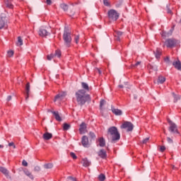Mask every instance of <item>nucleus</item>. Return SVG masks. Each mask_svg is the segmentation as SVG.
Instances as JSON below:
<instances>
[{
  "label": "nucleus",
  "instance_id": "nucleus-1",
  "mask_svg": "<svg viewBox=\"0 0 181 181\" xmlns=\"http://www.w3.org/2000/svg\"><path fill=\"white\" fill-rule=\"evenodd\" d=\"M81 88L82 89H78L75 92V100L80 107H83L86 103H91V95L88 94L91 91V87L88 86V83L81 82Z\"/></svg>",
  "mask_w": 181,
  "mask_h": 181
},
{
  "label": "nucleus",
  "instance_id": "nucleus-2",
  "mask_svg": "<svg viewBox=\"0 0 181 181\" xmlns=\"http://www.w3.org/2000/svg\"><path fill=\"white\" fill-rule=\"evenodd\" d=\"M107 133L112 136V142H115L121 139V134L118 132L117 127H111L108 129Z\"/></svg>",
  "mask_w": 181,
  "mask_h": 181
},
{
  "label": "nucleus",
  "instance_id": "nucleus-3",
  "mask_svg": "<svg viewBox=\"0 0 181 181\" xmlns=\"http://www.w3.org/2000/svg\"><path fill=\"white\" fill-rule=\"evenodd\" d=\"M64 45L66 47H71V33L69 32V30H64L63 33Z\"/></svg>",
  "mask_w": 181,
  "mask_h": 181
},
{
  "label": "nucleus",
  "instance_id": "nucleus-4",
  "mask_svg": "<svg viewBox=\"0 0 181 181\" xmlns=\"http://www.w3.org/2000/svg\"><path fill=\"white\" fill-rule=\"evenodd\" d=\"M107 16H108V19H109V21H110V22H115V21H118V18H119V13H118L117 12V11H115L114 9H111V10L108 11Z\"/></svg>",
  "mask_w": 181,
  "mask_h": 181
},
{
  "label": "nucleus",
  "instance_id": "nucleus-5",
  "mask_svg": "<svg viewBox=\"0 0 181 181\" xmlns=\"http://www.w3.org/2000/svg\"><path fill=\"white\" fill-rule=\"evenodd\" d=\"M168 124H170V127L168 128L169 132H171V134H177V135H180V132H179V129H177V125L175 122L169 120Z\"/></svg>",
  "mask_w": 181,
  "mask_h": 181
},
{
  "label": "nucleus",
  "instance_id": "nucleus-6",
  "mask_svg": "<svg viewBox=\"0 0 181 181\" xmlns=\"http://www.w3.org/2000/svg\"><path fill=\"white\" fill-rule=\"evenodd\" d=\"M121 129H127V132H131L134 130V124L131 122H124L120 126Z\"/></svg>",
  "mask_w": 181,
  "mask_h": 181
},
{
  "label": "nucleus",
  "instance_id": "nucleus-7",
  "mask_svg": "<svg viewBox=\"0 0 181 181\" xmlns=\"http://www.w3.org/2000/svg\"><path fill=\"white\" fill-rule=\"evenodd\" d=\"M165 45L166 47L172 49L175 47L176 45H177V40H176V39H174V38H170L165 40Z\"/></svg>",
  "mask_w": 181,
  "mask_h": 181
},
{
  "label": "nucleus",
  "instance_id": "nucleus-8",
  "mask_svg": "<svg viewBox=\"0 0 181 181\" xmlns=\"http://www.w3.org/2000/svg\"><path fill=\"white\" fill-rule=\"evenodd\" d=\"M66 95V92H62L61 93L56 95L54 99V103H56V101H59V103L63 101Z\"/></svg>",
  "mask_w": 181,
  "mask_h": 181
},
{
  "label": "nucleus",
  "instance_id": "nucleus-9",
  "mask_svg": "<svg viewBox=\"0 0 181 181\" xmlns=\"http://www.w3.org/2000/svg\"><path fill=\"white\" fill-rule=\"evenodd\" d=\"M25 100L26 101H28L30 95V83L29 82H28L25 85Z\"/></svg>",
  "mask_w": 181,
  "mask_h": 181
},
{
  "label": "nucleus",
  "instance_id": "nucleus-10",
  "mask_svg": "<svg viewBox=\"0 0 181 181\" xmlns=\"http://www.w3.org/2000/svg\"><path fill=\"white\" fill-rule=\"evenodd\" d=\"M81 144L83 148H88V146H90V142L88 141V137H87V136H82Z\"/></svg>",
  "mask_w": 181,
  "mask_h": 181
},
{
  "label": "nucleus",
  "instance_id": "nucleus-11",
  "mask_svg": "<svg viewBox=\"0 0 181 181\" xmlns=\"http://www.w3.org/2000/svg\"><path fill=\"white\" fill-rule=\"evenodd\" d=\"M38 35L41 36V37H46V36L50 35V33L47 32V30L41 28L38 31Z\"/></svg>",
  "mask_w": 181,
  "mask_h": 181
},
{
  "label": "nucleus",
  "instance_id": "nucleus-12",
  "mask_svg": "<svg viewBox=\"0 0 181 181\" xmlns=\"http://www.w3.org/2000/svg\"><path fill=\"white\" fill-rule=\"evenodd\" d=\"M8 21L6 20V17L4 16H0V29H4L5 25H6Z\"/></svg>",
  "mask_w": 181,
  "mask_h": 181
},
{
  "label": "nucleus",
  "instance_id": "nucleus-13",
  "mask_svg": "<svg viewBox=\"0 0 181 181\" xmlns=\"http://www.w3.org/2000/svg\"><path fill=\"white\" fill-rule=\"evenodd\" d=\"M98 156L101 158V159H107V151H105L104 148L100 149L98 152Z\"/></svg>",
  "mask_w": 181,
  "mask_h": 181
},
{
  "label": "nucleus",
  "instance_id": "nucleus-14",
  "mask_svg": "<svg viewBox=\"0 0 181 181\" xmlns=\"http://www.w3.org/2000/svg\"><path fill=\"white\" fill-rule=\"evenodd\" d=\"M111 111L112 114H114L116 116H121L122 115V110L119 109L115 108L114 106H111Z\"/></svg>",
  "mask_w": 181,
  "mask_h": 181
},
{
  "label": "nucleus",
  "instance_id": "nucleus-15",
  "mask_svg": "<svg viewBox=\"0 0 181 181\" xmlns=\"http://www.w3.org/2000/svg\"><path fill=\"white\" fill-rule=\"evenodd\" d=\"M79 132L80 134H86L87 132V124L85 122H82L80 124Z\"/></svg>",
  "mask_w": 181,
  "mask_h": 181
},
{
  "label": "nucleus",
  "instance_id": "nucleus-16",
  "mask_svg": "<svg viewBox=\"0 0 181 181\" xmlns=\"http://www.w3.org/2000/svg\"><path fill=\"white\" fill-rule=\"evenodd\" d=\"M173 66H174L175 69L181 71V62L180 60L174 61Z\"/></svg>",
  "mask_w": 181,
  "mask_h": 181
},
{
  "label": "nucleus",
  "instance_id": "nucleus-17",
  "mask_svg": "<svg viewBox=\"0 0 181 181\" xmlns=\"http://www.w3.org/2000/svg\"><path fill=\"white\" fill-rule=\"evenodd\" d=\"M0 172H1V173H3V175H5L6 177H9V171L6 168L0 166Z\"/></svg>",
  "mask_w": 181,
  "mask_h": 181
},
{
  "label": "nucleus",
  "instance_id": "nucleus-18",
  "mask_svg": "<svg viewBox=\"0 0 181 181\" xmlns=\"http://www.w3.org/2000/svg\"><path fill=\"white\" fill-rule=\"evenodd\" d=\"M52 113L53 114L57 121H58L59 122H62V117H60V115H59V112L52 111Z\"/></svg>",
  "mask_w": 181,
  "mask_h": 181
},
{
  "label": "nucleus",
  "instance_id": "nucleus-19",
  "mask_svg": "<svg viewBox=\"0 0 181 181\" xmlns=\"http://www.w3.org/2000/svg\"><path fill=\"white\" fill-rule=\"evenodd\" d=\"M43 139L45 141H49V139H52L53 138V134L52 133L46 132L43 134Z\"/></svg>",
  "mask_w": 181,
  "mask_h": 181
},
{
  "label": "nucleus",
  "instance_id": "nucleus-20",
  "mask_svg": "<svg viewBox=\"0 0 181 181\" xmlns=\"http://www.w3.org/2000/svg\"><path fill=\"white\" fill-rule=\"evenodd\" d=\"M6 8L9 9H13V4H12V0H5L4 1Z\"/></svg>",
  "mask_w": 181,
  "mask_h": 181
},
{
  "label": "nucleus",
  "instance_id": "nucleus-21",
  "mask_svg": "<svg viewBox=\"0 0 181 181\" xmlns=\"http://www.w3.org/2000/svg\"><path fill=\"white\" fill-rule=\"evenodd\" d=\"M82 164H83V166H84V168H88V166L91 165V162H90L87 158H83Z\"/></svg>",
  "mask_w": 181,
  "mask_h": 181
},
{
  "label": "nucleus",
  "instance_id": "nucleus-22",
  "mask_svg": "<svg viewBox=\"0 0 181 181\" xmlns=\"http://www.w3.org/2000/svg\"><path fill=\"white\" fill-rule=\"evenodd\" d=\"M153 53L156 59H160V55L162 54L160 49L157 48L156 51L153 52Z\"/></svg>",
  "mask_w": 181,
  "mask_h": 181
},
{
  "label": "nucleus",
  "instance_id": "nucleus-23",
  "mask_svg": "<svg viewBox=\"0 0 181 181\" xmlns=\"http://www.w3.org/2000/svg\"><path fill=\"white\" fill-rule=\"evenodd\" d=\"M172 95L174 98L173 103H177V101H179V100H180V95H176V93H175V92L172 93Z\"/></svg>",
  "mask_w": 181,
  "mask_h": 181
},
{
  "label": "nucleus",
  "instance_id": "nucleus-24",
  "mask_svg": "<svg viewBox=\"0 0 181 181\" xmlns=\"http://www.w3.org/2000/svg\"><path fill=\"white\" fill-rule=\"evenodd\" d=\"M99 146H100L101 148H104V146H105V140L104 139V138L101 137L99 139Z\"/></svg>",
  "mask_w": 181,
  "mask_h": 181
},
{
  "label": "nucleus",
  "instance_id": "nucleus-25",
  "mask_svg": "<svg viewBox=\"0 0 181 181\" xmlns=\"http://www.w3.org/2000/svg\"><path fill=\"white\" fill-rule=\"evenodd\" d=\"M123 33L121 31H116V40H117L118 42H119V40H121V36L122 35Z\"/></svg>",
  "mask_w": 181,
  "mask_h": 181
},
{
  "label": "nucleus",
  "instance_id": "nucleus-26",
  "mask_svg": "<svg viewBox=\"0 0 181 181\" xmlns=\"http://www.w3.org/2000/svg\"><path fill=\"white\" fill-rule=\"evenodd\" d=\"M166 81V78L165 76H160L158 78V83L160 84H163V83Z\"/></svg>",
  "mask_w": 181,
  "mask_h": 181
},
{
  "label": "nucleus",
  "instance_id": "nucleus-27",
  "mask_svg": "<svg viewBox=\"0 0 181 181\" xmlns=\"http://www.w3.org/2000/svg\"><path fill=\"white\" fill-rule=\"evenodd\" d=\"M24 173L25 175H26V176H28V177H30V179L33 180V175H32V173L29 171V170H24Z\"/></svg>",
  "mask_w": 181,
  "mask_h": 181
},
{
  "label": "nucleus",
  "instance_id": "nucleus-28",
  "mask_svg": "<svg viewBox=\"0 0 181 181\" xmlns=\"http://www.w3.org/2000/svg\"><path fill=\"white\" fill-rule=\"evenodd\" d=\"M60 8L62 9H63V11H64V12H66V11H69V6L66 4H62L60 5Z\"/></svg>",
  "mask_w": 181,
  "mask_h": 181
},
{
  "label": "nucleus",
  "instance_id": "nucleus-29",
  "mask_svg": "<svg viewBox=\"0 0 181 181\" xmlns=\"http://www.w3.org/2000/svg\"><path fill=\"white\" fill-rule=\"evenodd\" d=\"M54 57H62V51L61 50H56L55 53L54 54Z\"/></svg>",
  "mask_w": 181,
  "mask_h": 181
},
{
  "label": "nucleus",
  "instance_id": "nucleus-30",
  "mask_svg": "<svg viewBox=\"0 0 181 181\" xmlns=\"http://www.w3.org/2000/svg\"><path fill=\"white\" fill-rule=\"evenodd\" d=\"M74 40L76 45H78V42L80 40V35H75Z\"/></svg>",
  "mask_w": 181,
  "mask_h": 181
},
{
  "label": "nucleus",
  "instance_id": "nucleus-31",
  "mask_svg": "<svg viewBox=\"0 0 181 181\" xmlns=\"http://www.w3.org/2000/svg\"><path fill=\"white\" fill-rule=\"evenodd\" d=\"M45 169H52L53 168V163H47L44 165Z\"/></svg>",
  "mask_w": 181,
  "mask_h": 181
},
{
  "label": "nucleus",
  "instance_id": "nucleus-32",
  "mask_svg": "<svg viewBox=\"0 0 181 181\" xmlns=\"http://www.w3.org/2000/svg\"><path fill=\"white\" fill-rule=\"evenodd\" d=\"M22 45H23V40H22V37H18L17 46H22Z\"/></svg>",
  "mask_w": 181,
  "mask_h": 181
},
{
  "label": "nucleus",
  "instance_id": "nucleus-33",
  "mask_svg": "<svg viewBox=\"0 0 181 181\" xmlns=\"http://www.w3.org/2000/svg\"><path fill=\"white\" fill-rule=\"evenodd\" d=\"M63 129H64V131H69V129H70V124H69L67 123H64Z\"/></svg>",
  "mask_w": 181,
  "mask_h": 181
},
{
  "label": "nucleus",
  "instance_id": "nucleus-34",
  "mask_svg": "<svg viewBox=\"0 0 181 181\" xmlns=\"http://www.w3.org/2000/svg\"><path fill=\"white\" fill-rule=\"evenodd\" d=\"M98 180H100V181H104V180H105V175H104V174H100L99 176H98Z\"/></svg>",
  "mask_w": 181,
  "mask_h": 181
},
{
  "label": "nucleus",
  "instance_id": "nucleus-35",
  "mask_svg": "<svg viewBox=\"0 0 181 181\" xmlns=\"http://www.w3.org/2000/svg\"><path fill=\"white\" fill-rule=\"evenodd\" d=\"M89 136L91 139H95V134L94 132H89Z\"/></svg>",
  "mask_w": 181,
  "mask_h": 181
},
{
  "label": "nucleus",
  "instance_id": "nucleus-36",
  "mask_svg": "<svg viewBox=\"0 0 181 181\" xmlns=\"http://www.w3.org/2000/svg\"><path fill=\"white\" fill-rule=\"evenodd\" d=\"M105 104V100L104 99H102L100 102V108H103Z\"/></svg>",
  "mask_w": 181,
  "mask_h": 181
},
{
  "label": "nucleus",
  "instance_id": "nucleus-37",
  "mask_svg": "<svg viewBox=\"0 0 181 181\" xmlns=\"http://www.w3.org/2000/svg\"><path fill=\"white\" fill-rule=\"evenodd\" d=\"M103 4L105 6H111V4H110V1H108V0H103Z\"/></svg>",
  "mask_w": 181,
  "mask_h": 181
},
{
  "label": "nucleus",
  "instance_id": "nucleus-38",
  "mask_svg": "<svg viewBox=\"0 0 181 181\" xmlns=\"http://www.w3.org/2000/svg\"><path fill=\"white\" fill-rule=\"evenodd\" d=\"M54 57V54H50L49 55H47V60H52Z\"/></svg>",
  "mask_w": 181,
  "mask_h": 181
},
{
  "label": "nucleus",
  "instance_id": "nucleus-39",
  "mask_svg": "<svg viewBox=\"0 0 181 181\" xmlns=\"http://www.w3.org/2000/svg\"><path fill=\"white\" fill-rule=\"evenodd\" d=\"M166 151V147L165 146H161L160 147V152H164Z\"/></svg>",
  "mask_w": 181,
  "mask_h": 181
},
{
  "label": "nucleus",
  "instance_id": "nucleus-40",
  "mask_svg": "<svg viewBox=\"0 0 181 181\" xmlns=\"http://www.w3.org/2000/svg\"><path fill=\"white\" fill-rule=\"evenodd\" d=\"M7 53H8V57H12V56H13V51L12 50L8 51Z\"/></svg>",
  "mask_w": 181,
  "mask_h": 181
},
{
  "label": "nucleus",
  "instance_id": "nucleus-41",
  "mask_svg": "<svg viewBox=\"0 0 181 181\" xmlns=\"http://www.w3.org/2000/svg\"><path fill=\"white\" fill-rule=\"evenodd\" d=\"M70 156H71L74 159H77V156L74 152L70 153Z\"/></svg>",
  "mask_w": 181,
  "mask_h": 181
},
{
  "label": "nucleus",
  "instance_id": "nucleus-42",
  "mask_svg": "<svg viewBox=\"0 0 181 181\" xmlns=\"http://www.w3.org/2000/svg\"><path fill=\"white\" fill-rule=\"evenodd\" d=\"M35 172H40V167L39 165H37L34 168Z\"/></svg>",
  "mask_w": 181,
  "mask_h": 181
},
{
  "label": "nucleus",
  "instance_id": "nucleus-43",
  "mask_svg": "<svg viewBox=\"0 0 181 181\" xmlns=\"http://www.w3.org/2000/svg\"><path fill=\"white\" fill-rule=\"evenodd\" d=\"M148 141H149V137H146L142 141V144H148Z\"/></svg>",
  "mask_w": 181,
  "mask_h": 181
},
{
  "label": "nucleus",
  "instance_id": "nucleus-44",
  "mask_svg": "<svg viewBox=\"0 0 181 181\" xmlns=\"http://www.w3.org/2000/svg\"><path fill=\"white\" fill-rule=\"evenodd\" d=\"M164 62H165V63L169 64V63L170 62V59L169 58V57H165V58L164 59Z\"/></svg>",
  "mask_w": 181,
  "mask_h": 181
},
{
  "label": "nucleus",
  "instance_id": "nucleus-45",
  "mask_svg": "<svg viewBox=\"0 0 181 181\" xmlns=\"http://www.w3.org/2000/svg\"><path fill=\"white\" fill-rule=\"evenodd\" d=\"M167 141L168 144H173V140L170 137H167Z\"/></svg>",
  "mask_w": 181,
  "mask_h": 181
},
{
  "label": "nucleus",
  "instance_id": "nucleus-46",
  "mask_svg": "<svg viewBox=\"0 0 181 181\" xmlns=\"http://www.w3.org/2000/svg\"><path fill=\"white\" fill-rule=\"evenodd\" d=\"M22 165H23V166H28V161L23 160L22 161Z\"/></svg>",
  "mask_w": 181,
  "mask_h": 181
},
{
  "label": "nucleus",
  "instance_id": "nucleus-47",
  "mask_svg": "<svg viewBox=\"0 0 181 181\" xmlns=\"http://www.w3.org/2000/svg\"><path fill=\"white\" fill-rule=\"evenodd\" d=\"M76 12L74 11H71L69 13V16H74V13H75Z\"/></svg>",
  "mask_w": 181,
  "mask_h": 181
},
{
  "label": "nucleus",
  "instance_id": "nucleus-48",
  "mask_svg": "<svg viewBox=\"0 0 181 181\" xmlns=\"http://www.w3.org/2000/svg\"><path fill=\"white\" fill-rule=\"evenodd\" d=\"M8 146H13V148H16V146H15V144L13 142H11L8 144Z\"/></svg>",
  "mask_w": 181,
  "mask_h": 181
},
{
  "label": "nucleus",
  "instance_id": "nucleus-49",
  "mask_svg": "<svg viewBox=\"0 0 181 181\" xmlns=\"http://www.w3.org/2000/svg\"><path fill=\"white\" fill-rule=\"evenodd\" d=\"M68 179L71 181H77V180L73 177H68Z\"/></svg>",
  "mask_w": 181,
  "mask_h": 181
},
{
  "label": "nucleus",
  "instance_id": "nucleus-50",
  "mask_svg": "<svg viewBox=\"0 0 181 181\" xmlns=\"http://www.w3.org/2000/svg\"><path fill=\"white\" fill-rule=\"evenodd\" d=\"M46 4L47 5H52V0H46Z\"/></svg>",
  "mask_w": 181,
  "mask_h": 181
},
{
  "label": "nucleus",
  "instance_id": "nucleus-51",
  "mask_svg": "<svg viewBox=\"0 0 181 181\" xmlns=\"http://www.w3.org/2000/svg\"><path fill=\"white\" fill-rule=\"evenodd\" d=\"M11 100H12V96H11V95H8V96L7 97L6 100H7L8 102H9V101H11Z\"/></svg>",
  "mask_w": 181,
  "mask_h": 181
},
{
  "label": "nucleus",
  "instance_id": "nucleus-52",
  "mask_svg": "<svg viewBox=\"0 0 181 181\" xmlns=\"http://www.w3.org/2000/svg\"><path fill=\"white\" fill-rule=\"evenodd\" d=\"M139 64H141L140 62H137L135 64L134 66L136 67V66H139Z\"/></svg>",
  "mask_w": 181,
  "mask_h": 181
},
{
  "label": "nucleus",
  "instance_id": "nucleus-53",
  "mask_svg": "<svg viewBox=\"0 0 181 181\" xmlns=\"http://www.w3.org/2000/svg\"><path fill=\"white\" fill-rule=\"evenodd\" d=\"M167 12L168 13H172V10H170V8H168Z\"/></svg>",
  "mask_w": 181,
  "mask_h": 181
},
{
  "label": "nucleus",
  "instance_id": "nucleus-54",
  "mask_svg": "<svg viewBox=\"0 0 181 181\" xmlns=\"http://www.w3.org/2000/svg\"><path fill=\"white\" fill-rule=\"evenodd\" d=\"M174 29H175V25H173V28L170 30L171 33L173 32Z\"/></svg>",
  "mask_w": 181,
  "mask_h": 181
},
{
  "label": "nucleus",
  "instance_id": "nucleus-55",
  "mask_svg": "<svg viewBox=\"0 0 181 181\" xmlns=\"http://www.w3.org/2000/svg\"><path fill=\"white\" fill-rule=\"evenodd\" d=\"M119 88H124V85H119Z\"/></svg>",
  "mask_w": 181,
  "mask_h": 181
},
{
  "label": "nucleus",
  "instance_id": "nucleus-56",
  "mask_svg": "<svg viewBox=\"0 0 181 181\" xmlns=\"http://www.w3.org/2000/svg\"><path fill=\"white\" fill-rule=\"evenodd\" d=\"M0 148H4V145H1V144H0Z\"/></svg>",
  "mask_w": 181,
  "mask_h": 181
},
{
  "label": "nucleus",
  "instance_id": "nucleus-57",
  "mask_svg": "<svg viewBox=\"0 0 181 181\" xmlns=\"http://www.w3.org/2000/svg\"><path fill=\"white\" fill-rule=\"evenodd\" d=\"M148 2L152 3V0H148Z\"/></svg>",
  "mask_w": 181,
  "mask_h": 181
}]
</instances>
